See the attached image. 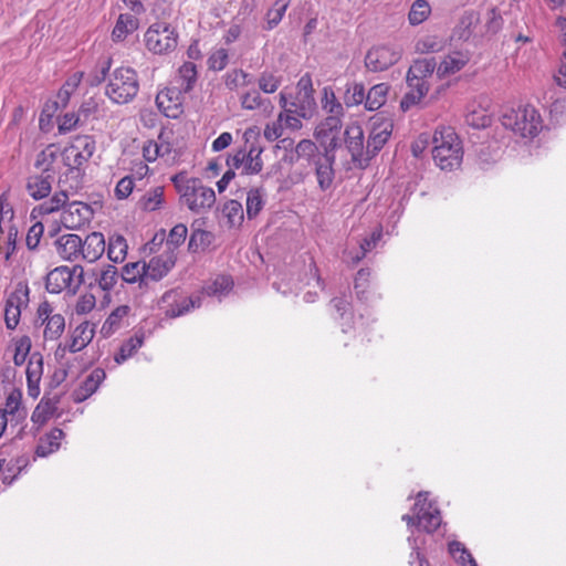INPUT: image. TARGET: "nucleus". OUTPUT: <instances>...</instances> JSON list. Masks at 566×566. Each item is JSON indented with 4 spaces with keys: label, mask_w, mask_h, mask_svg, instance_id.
I'll return each instance as SVG.
<instances>
[{
    "label": "nucleus",
    "mask_w": 566,
    "mask_h": 566,
    "mask_svg": "<svg viewBox=\"0 0 566 566\" xmlns=\"http://www.w3.org/2000/svg\"><path fill=\"white\" fill-rule=\"evenodd\" d=\"M390 119L373 117L371 129L367 139L368 163L381 150L392 133Z\"/></svg>",
    "instance_id": "12"
},
{
    "label": "nucleus",
    "mask_w": 566,
    "mask_h": 566,
    "mask_svg": "<svg viewBox=\"0 0 566 566\" xmlns=\"http://www.w3.org/2000/svg\"><path fill=\"white\" fill-rule=\"evenodd\" d=\"M164 187L157 186L147 190L139 199L138 205L145 211H155L164 205Z\"/></svg>",
    "instance_id": "36"
},
{
    "label": "nucleus",
    "mask_w": 566,
    "mask_h": 566,
    "mask_svg": "<svg viewBox=\"0 0 566 566\" xmlns=\"http://www.w3.org/2000/svg\"><path fill=\"white\" fill-rule=\"evenodd\" d=\"M280 105L283 108V112L280 113L277 118L283 124V127L292 130L300 129L302 127L301 118L303 117L289 112L287 99L283 93L280 94Z\"/></svg>",
    "instance_id": "47"
},
{
    "label": "nucleus",
    "mask_w": 566,
    "mask_h": 566,
    "mask_svg": "<svg viewBox=\"0 0 566 566\" xmlns=\"http://www.w3.org/2000/svg\"><path fill=\"white\" fill-rule=\"evenodd\" d=\"M381 232H373L369 238H365L361 240L359 244V251L353 253L352 251L348 252V255L353 263H358L361 259L365 258L366 253L370 251L373 248L376 247V243L380 240Z\"/></svg>",
    "instance_id": "53"
},
{
    "label": "nucleus",
    "mask_w": 566,
    "mask_h": 566,
    "mask_svg": "<svg viewBox=\"0 0 566 566\" xmlns=\"http://www.w3.org/2000/svg\"><path fill=\"white\" fill-rule=\"evenodd\" d=\"M233 286V281L230 276L220 275L210 285L207 286L209 295H221L230 291Z\"/></svg>",
    "instance_id": "61"
},
{
    "label": "nucleus",
    "mask_w": 566,
    "mask_h": 566,
    "mask_svg": "<svg viewBox=\"0 0 566 566\" xmlns=\"http://www.w3.org/2000/svg\"><path fill=\"white\" fill-rule=\"evenodd\" d=\"M40 315L45 314V328H44V337L46 339H56L61 336L65 327V319L61 314H48V308L40 307Z\"/></svg>",
    "instance_id": "34"
},
{
    "label": "nucleus",
    "mask_w": 566,
    "mask_h": 566,
    "mask_svg": "<svg viewBox=\"0 0 566 566\" xmlns=\"http://www.w3.org/2000/svg\"><path fill=\"white\" fill-rule=\"evenodd\" d=\"M407 85L409 91L405 94L400 102V107L402 111H408L412 106L420 103V101L427 95L429 92V83L424 80L415 78L412 76L406 77Z\"/></svg>",
    "instance_id": "19"
},
{
    "label": "nucleus",
    "mask_w": 566,
    "mask_h": 566,
    "mask_svg": "<svg viewBox=\"0 0 566 566\" xmlns=\"http://www.w3.org/2000/svg\"><path fill=\"white\" fill-rule=\"evenodd\" d=\"M146 262H129L122 268L120 277L125 283L138 284L139 290L147 291Z\"/></svg>",
    "instance_id": "25"
},
{
    "label": "nucleus",
    "mask_w": 566,
    "mask_h": 566,
    "mask_svg": "<svg viewBox=\"0 0 566 566\" xmlns=\"http://www.w3.org/2000/svg\"><path fill=\"white\" fill-rule=\"evenodd\" d=\"M243 137L245 140V145L242 148V150L245 157V161L243 164L244 169L242 170V174L256 175L263 168V161L261 158L263 147L255 142L250 143V138L253 137V130H245Z\"/></svg>",
    "instance_id": "18"
},
{
    "label": "nucleus",
    "mask_w": 566,
    "mask_h": 566,
    "mask_svg": "<svg viewBox=\"0 0 566 566\" xmlns=\"http://www.w3.org/2000/svg\"><path fill=\"white\" fill-rule=\"evenodd\" d=\"M281 83V77L269 71L262 72L258 80L259 88L266 94L274 93L280 87Z\"/></svg>",
    "instance_id": "56"
},
{
    "label": "nucleus",
    "mask_w": 566,
    "mask_h": 566,
    "mask_svg": "<svg viewBox=\"0 0 566 566\" xmlns=\"http://www.w3.org/2000/svg\"><path fill=\"white\" fill-rule=\"evenodd\" d=\"M106 374L102 368H95L82 381L80 387L74 391V400L81 402L91 397L104 381Z\"/></svg>",
    "instance_id": "23"
},
{
    "label": "nucleus",
    "mask_w": 566,
    "mask_h": 566,
    "mask_svg": "<svg viewBox=\"0 0 566 566\" xmlns=\"http://www.w3.org/2000/svg\"><path fill=\"white\" fill-rule=\"evenodd\" d=\"M390 86L387 83H379L370 87L366 93L365 108L377 111L386 104Z\"/></svg>",
    "instance_id": "33"
},
{
    "label": "nucleus",
    "mask_w": 566,
    "mask_h": 566,
    "mask_svg": "<svg viewBox=\"0 0 566 566\" xmlns=\"http://www.w3.org/2000/svg\"><path fill=\"white\" fill-rule=\"evenodd\" d=\"M401 57V51L389 46L379 45L371 48L365 57V65L371 72H381L397 63Z\"/></svg>",
    "instance_id": "11"
},
{
    "label": "nucleus",
    "mask_w": 566,
    "mask_h": 566,
    "mask_svg": "<svg viewBox=\"0 0 566 566\" xmlns=\"http://www.w3.org/2000/svg\"><path fill=\"white\" fill-rule=\"evenodd\" d=\"M95 334L94 326L88 322H84L75 327L73 331L70 343L66 348L71 353H77L85 348L93 339Z\"/></svg>",
    "instance_id": "26"
},
{
    "label": "nucleus",
    "mask_w": 566,
    "mask_h": 566,
    "mask_svg": "<svg viewBox=\"0 0 566 566\" xmlns=\"http://www.w3.org/2000/svg\"><path fill=\"white\" fill-rule=\"evenodd\" d=\"M76 148L82 151L86 158H91L95 151V142L91 136H77L73 144Z\"/></svg>",
    "instance_id": "64"
},
{
    "label": "nucleus",
    "mask_w": 566,
    "mask_h": 566,
    "mask_svg": "<svg viewBox=\"0 0 566 566\" xmlns=\"http://www.w3.org/2000/svg\"><path fill=\"white\" fill-rule=\"evenodd\" d=\"M139 91L136 71L132 67H117L108 76L106 96L115 104H127Z\"/></svg>",
    "instance_id": "4"
},
{
    "label": "nucleus",
    "mask_w": 566,
    "mask_h": 566,
    "mask_svg": "<svg viewBox=\"0 0 566 566\" xmlns=\"http://www.w3.org/2000/svg\"><path fill=\"white\" fill-rule=\"evenodd\" d=\"M81 258L90 263L97 261L105 252V239L101 232H92L82 240Z\"/></svg>",
    "instance_id": "22"
},
{
    "label": "nucleus",
    "mask_w": 566,
    "mask_h": 566,
    "mask_svg": "<svg viewBox=\"0 0 566 566\" xmlns=\"http://www.w3.org/2000/svg\"><path fill=\"white\" fill-rule=\"evenodd\" d=\"M344 135L345 145L352 155L353 161L358 163L359 165H367V142H365L363 127L357 123L349 124L346 127Z\"/></svg>",
    "instance_id": "14"
},
{
    "label": "nucleus",
    "mask_w": 566,
    "mask_h": 566,
    "mask_svg": "<svg viewBox=\"0 0 566 566\" xmlns=\"http://www.w3.org/2000/svg\"><path fill=\"white\" fill-rule=\"evenodd\" d=\"M344 104L347 107L357 106L361 103L366 104V92L363 83L347 82L343 95Z\"/></svg>",
    "instance_id": "38"
},
{
    "label": "nucleus",
    "mask_w": 566,
    "mask_h": 566,
    "mask_svg": "<svg viewBox=\"0 0 566 566\" xmlns=\"http://www.w3.org/2000/svg\"><path fill=\"white\" fill-rule=\"evenodd\" d=\"M171 181L180 195L181 203L190 211L201 213L214 205L213 189L205 186L199 178H187L185 174H178L171 178Z\"/></svg>",
    "instance_id": "2"
},
{
    "label": "nucleus",
    "mask_w": 566,
    "mask_h": 566,
    "mask_svg": "<svg viewBox=\"0 0 566 566\" xmlns=\"http://www.w3.org/2000/svg\"><path fill=\"white\" fill-rule=\"evenodd\" d=\"M59 402V397H43L33 410L31 421L39 427L46 423L57 411Z\"/></svg>",
    "instance_id": "27"
},
{
    "label": "nucleus",
    "mask_w": 566,
    "mask_h": 566,
    "mask_svg": "<svg viewBox=\"0 0 566 566\" xmlns=\"http://www.w3.org/2000/svg\"><path fill=\"white\" fill-rule=\"evenodd\" d=\"M52 182V174H34L28 177L25 189L31 198L41 200L51 193Z\"/></svg>",
    "instance_id": "21"
},
{
    "label": "nucleus",
    "mask_w": 566,
    "mask_h": 566,
    "mask_svg": "<svg viewBox=\"0 0 566 566\" xmlns=\"http://www.w3.org/2000/svg\"><path fill=\"white\" fill-rule=\"evenodd\" d=\"M322 108L326 114L331 115H345L343 104L336 98L332 87L325 86L323 88Z\"/></svg>",
    "instance_id": "45"
},
{
    "label": "nucleus",
    "mask_w": 566,
    "mask_h": 566,
    "mask_svg": "<svg viewBox=\"0 0 566 566\" xmlns=\"http://www.w3.org/2000/svg\"><path fill=\"white\" fill-rule=\"evenodd\" d=\"M502 125L522 137H535L539 129L542 119L533 106H521L512 108L502 115Z\"/></svg>",
    "instance_id": "5"
},
{
    "label": "nucleus",
    "mask_w": 566,
    "mask_h": 566,
    "mask_svg": "<svg viewBox=\"0 0 566 566\" xmlns=\"http://www.w3.org/2000/svg\"><path fill=\"white\" fill-rule=\"evenodd\" d=\"M178 35L169 24L157 22L145 33L146 48L154 54H167L177 46Z\"/></svg>",
    "instance_id": "8"
},
{
    "label": "nucleus",
    "mask_w": 566,
    "mask_h": 566,
    "mask_svg": "<svg viewBox=\"0 0 566 566\" xmlns=\"http://www.w3.org/2000/svg\"><path fill=\"white\" fill-rule=\"evenodd\" d=\"M229 63L228 51L223 48L213 50L207 61L209 70L219 72L226 69Z\"/></svg>",
    "instance_id": "58"
},
{
    "label": "nucleus",
    "mask_w": 566,
    "mask_h": 566,
    "mask_svg": "<svg viewBox=\"0 0 566 566\" xmlns=\"http://www.w3.org/2000/svg\"><path fill=\"white\" fill-rule=\"evenodd\" d=\"M127 255V243L123 235H114L109 239L107 256L115 263H120Z\"/></svg>",
    "instance_id": "43"
},
{
    "label": "nucleus",
    "mask_w": 566,
    "mask_h": 566,
    "mask_svg": "<svg viewBox=\"0 0 566 566\" xmlns=\"http://www.w3.org/2000/svg\"><path fill=\"white\" fill-rule=\"evenodd\" d=\"M335 154L334 151L325 150L323 154L315 156L313 165L315 166V175L318 187L325 191L333 185L335 178L334 171Z\"/></svg>",
    "instance_id": "17"
},
{
    "label": "nucleus",
    "mask_w": 566,
    "mask_h": 566,
    "mask_svg": "<svg viewBox=\"0 0 566 566\" xmlns=\"http://www.w3.org/2000/svg\"><path fill=\"white\" fill-rule=\"evenodd\" d=\"M264 193L259 188H252L247 193V216L249 219L255 218L264 207Z\"/></svg>",
    "instance_id": "44"
},
{
    "label": "nucleus",
    "mask_w": 566,
    "mask_h": 566,
    "mask_svg": "<svg viewBox=\"0 0 566 566\" xmlns=\"http://www.w3.org/2000/svg\"><path fill=\"white\" fill-rule=\"evenodd\" d=\"M129 307L122 305L116 307L102 325L101 333L104 337L112 336L119 327L122 319L127 316Z\"/></svg>",
    "instance_id": "39"
},
{
    "label": "nucleus",
    "mask_w": 566,
    "mask_h": 566,
    "mask_svg": "<svg viewBox=\"0 0 566 566\" xmlns=\"http://www.w3.org/2000/svg\"><path fill=\"white\" fill-rule=\"evenodd\" d=\"M188 229L185 224H176L169 232L166 241V251H174L180 247L187 238Z\"/></svg>",
    "instance_id": "54"
},
{
    "label": "nucleus",
    "mask_w": 566,
    "mask_h": 566,
    "mask_svg": "<svg viewBox=\"0 0 566 566\" xmlns=\"http://www.w3.org/2000/svg\"><path fill=\"white\" fill-rule=\"evenodd\" d=\"M214 240L212 232L197 229L190 234L188 250L192 253L205 251Z\"/></svg>",
    "instance_id": "40"
},
{
    "label": "nucleus",
    "mask_w": 566,
    "mask_h": 566,
    "mask_svg": "<svg viewBox=\"0 0 566 566\" xmlns=\"http://www.w3.org/2000/svg\"><path fill=\"white\" fill-rule=\"evenodd\" d=\"M156 103L167 117L177 118L182 113L180 93L175 90L159 93Z\"/></svg>",
    "instance_id": "24"
},
{
    "label": "nucleus",
    "mask_w": 566,
    "mask_h": 566,
    "mask_svg": "<svg viewBox=\"0 0 566 566\" xmlns=\"http://www.w3.org/2000/svg\"><path fill=\"white\" fill-rule=\"evenodd\" d=\"M63 437L64 432L61 429L53 428L49 433L40 438L35 454L40 458H44L57 451Z\"/></svg>",
    "instance_id": "30"
},
{
    "label": "nucleus",
    "mask_w": 566,
    "mask_h": 566,
    "mask_svg": "<svg viewBox=\"0 0 566 566\" xmlns=\"http://www.w3.org/2000/svg\"><path fill=\"white\" fill-rule=\"evenodd\" d=\"M446 41L437 35H424L416 43V52L420 54L440 52L444 49Z\"/></svg>",
    "instance_id": "46"
},
{
    "label": "nucleus",
    "mask_w": 566,
    "mask_h": 566,
    "mask_svg": "<svg viewBox=\"0 0 566 566\" xmlns=\"http://www.w3.org/2000/svg\"><path fill=\"white\" fill-rule=\"evenodd\" d=\"M83 78L82 72H75L69 76L64 85L59 91L57 97L63 103L66 104L70 99V96L76 91L81 81Z\"/></svg>",
    "instance_id": "55"
},
{
    "label": "nucleus",
    "mask_w": 566,
    "mask_h": 566,
    "mask_svg": "<svg viewBox=\"0 0 566 566\" xmlns=\"http://www.w3.org/2000/svg\"><path fill=\"white\" fill-rule=\"evenodd\" d=\"M369 279H370V270L369 269H360L355 277L354 282V289L356 292V295L359 300L366 298V292L369 286Z\"/></svg>",
    "instance_id": "60"
},
{
    "label": "nucleus",
    "mask_w": 566,
    "mask_h": 566,
    "mask_svg": "<svg viewBox=\"0 0 566 566\" xmlns=\"http://www.w3.org/2000/svg\"><path fill=\"white\" fill-rule=\"evenodd\" d=\"M84 283V269L81 265L57 266L50 271L45 280V289L49 293L57 294L67 291L75 294Z\"/></svg>",
    "instance_id": "7"
},
{
    "label": "nucleus",
    "mask_w": 566,
    "mask_h": 566,
    "mask_svg": "<svg viewBox=\"0 0 566 566\" xmlns=\"http://www.w3.org/2000/svg\"><path fill=\"white\" fill-rule=\"evenodd\" d=\"M30 289L27 282H18L6 300L4 323L8 329H14L21 316V308L29 304Z\"/></svg>",
    "instance_id": "9"
},
{
    "label": "nucleus",
    "mask_w": 566,
    "mask_h": 566,
    "mask_svg": "<svg viewBox=\"0 0 566 566\" xmlns=\"http://www.w3.org/2000/svg\"><path fill=\"white\" fill-rule=\"evenodd\" d=\"M253 83V76L241 69H235L227 73L224 84L230 91L245 87Z\"/></svg>",
    "instance_id": "41"
},
{
    "label": "nucleus",
    "mask_w": 566,
    "mask_h": 566,
    "mask_svg": "<svg viewBox=\"0 0 566 566\" xmlns=\"http://www.w3.org/2000/svg\"><path fill=\"white\" fill-rule=\"evenodd\" d=\"M90 160L74 145L67 147L64 151V165L67 167L65 174L60 177V191L55 192L49 200L42 202L38 210L42 214H51L59 211L67 203L69 196L77 192L82 188L84 169L83 166Z\"/></svg>",
    "instance_id": "1"
},
{
    "label": "nucleus",
    "mask_w": 566,
    "mask_h": 566,
    "mask_svg": "<svg viewBox=\"0 0 566 566\" xmlns=\"http://www.w3.org/2000/svg\"><path fill=\"white\" fill-rule=\"evenodd\" d=\"M198 71L196 64L192 62H185L178 70L176 76L177 92L189 93L192 91L197 83Z\"/></svg>",
    "instance_id": "29"
},
{
    "label": "nucleus",
    "mask_w": 566,
    "mask_h": 566,
    "mask_svg": "<svg viewBox=\"0 0 566 566\" xmlns=\"http://www.w3.org/2000/svg\"><path fill=\"white\" fill-rule=\"evenodd\" d=\"M431 12L430 4L426 0H416L409 11L408 19L411 25L421 24Z\"/></svg>",
    "instance_id": "50"
},
{
    "label": "nucleus",
    "mask_w": 566,
    "mask_h": 566,
    "mask_svg": "<svg viewBox=\"0 0 566 566\" xmlns=\"http://www.w3.org/2000/svg\"><path fill=\"white\" fill-rule=\"evenodd\" d=\"M241 107L248 111L260 109L270 113L273 108L271 101L261 96L260 92L252 90L240 97Z\"/></svg>",
    "instance_id": "32"
},
{
    "label": "nucleus",
    "mask_w": 566,
    "mask_h": 566,
    "mask_svg": "<svg viewBox=\"0 0 566 566\" xmlns=\"http://www.w3.org/2000/svg\"><path fill=\"white\" fill-rule=\"evenodd\" d=\"M177 254L174 251H164L159 255L153 256L146 262V283L147 290L151 284L163 280L175 266Z\"/></svg>",
    "instance_id": "13"
},
{
    "label": "nucleus",
    "mask_w": 566,
    "mask_h": 566,
    "mask_svg": "<svg viewBox=\"0 0 566 566\" xmlns=\"http://www.w3.org/2000/svg\"><path fill=\"white\" fill-rule=\"evenodd\" d=\"M118 277L119 274L117 269L112 264H107L101 271L96 282L103 291L108 292L115 287L118 282Z\"/></svg>",
    "instance_id": "49"
},
{
    "label": "nucleus",
    "mask_w": 566,
    "mask_h": 566,
    "mask_svg": "<svg viewBox=\"0 0 566 566\" xmlns=\"http://www.w3.org/2000/svg\"><path fill=\"white\" fill-rule=\"evenodd\" d=\"M343 115L327 116L316 126L315 137L325 150L335 151L339 146V130L342 128Z\"/></svg>",
    "instance_id": "10"
},
{
    "label": "nucleus",
    "mask_w": 566,
    "mask_h": 566,
    "mask_svg": "<svg viewBox=\"0 0 566 566\" xmlns=\"http://www.w3.org/2000/svg\"><path fill=\"white\" fill-rule=\"evenodd\" d=\"M449 553L461 566H478L471 553L458 541L449 543Z\"/></svg>",
    "instance_id": "48"
},
{
    "label": "nucleus",
    "mask_w": 566,
    "mask_h": 566,
    "mask_svg": "<svg viewBox=\"0 0 566 566\" xmlns=\"http://www.w3.org/2000/svg\"><path fill=\"white\" fill-rule=\"evenodd\" d=\"M144 344L143 335H134L128 338L119 348V352L115 355V361L123 364L125 360L130 358Z\"/></svg>",
    "instance_id": "42"
},
{
    "label": "nucleus",
    "mask_w": 566,
    "mask_h": 566,
    "mask_svg": "<svg viewBox=\"0 0 566 566\" xmlns=\"http://www.w3.org/2000/svg\"><path fill=\"white\" fill-rule=\"evenodd\" d=\"M56 159V154L53 150L44 149L42 150L34 163L35 168L41 170V174H52L53 170V163Z\"/></svg>",
    "instance_id": "59"
},
{
    "label": "nucleus",
    "mask_w": 566,
    "mask_h": 566,
    "mask_svg": "<svg viewBox=\"0 0 566 566\" xmlns=\"http://www.w3.org/2000/svg\"><path fill=\"white\" fill-rule=\"evenodd\" d=\"M469 62V57L461 53L454 52L446 56L437 67V75L443 78L461 71Z\"/></svg>",
    "instance_id": "28"
},
{
    "label": "nucleus",
    "mask_w": 566,
    "mask_h": 566,
    "mask_svg": "<svg viewBox=\"0 0 566 566\" xmlns=\"http://www.w3.org/2000/svg\"><path fill=\"white\" fill-rule=\"evenodd\" d=\"M158 305L167 316L178 317L195 308L196 303L193 300L185 296L179 289H172L164 293Z\"/></svg>",
    "instance_id": "15"
},
{
    "label": "nucleus",
    "mask_w": 566,
    "mask_h": 566,
    "mask_svg": "<svg viewBox=\"0 0 566 566\" xmlns=\"http://www.w3.org/2000/svg\"><path fill=\"white\" fill-rule=\"evenodd\" d=\"M295 153L301 158H306L314 163L315 156L321 155L317 146L314 142L310 139H302L295 147Z\"/></svg>",
    "instance_id": "62"
},
{
    "label": "nucleus",
    "mask_w": 566,
    "mask_h": 566,
    "mask_svg": "<svg viewBox=\"0 0 566 566\" xmlns=\"http://www.w3.org/2000/svg\"><path fill=\"white\" fill-rule=\"evenodd\" d=\"M137 29L138 19L133 14L122 13L115 23L112 38L116 42L123 41Z\"/></svg>",
    "instance_id": "31"
},
{
    "label": "nucleus",
    "mask_w": 566,
    "mask_h": 566,
    "mask_svg": "<svg viewBox=\"0 0 566 566\" xmlns=\"http://www.w3.org/2000/svg\"><path fill=\"white\" fill-rule=\"evenodd\" d=\"M289 112L295 113L298 116H302L304 119L311 118L316 109L315 98H307L306 96H302L295 94V97L292 102L287 103Z\"/></svg>",
    "instance_id": "35"
},
{
    "label": "nucleus",
    "mask_w": 566,
    "mask_h": 566,
    "mask_svg": "<svg viewBox=\"0 0 566 566\" xmlns=\"http://www.w3.org/2000/svg\"><path fill=\"white\" fill-rule=\"evenodd\" d=\"M31 349V339L29 336H21L14 342V355L13 363L17 366H21L25 363V359Z\"/></svg>",
    "instance_id": "57"
},
{
    "label": "nucleus",
    "mask_w": 566,
    "mask_h": 566,
    "mask_svg": "<svg viewBox=\"0 0 566 566\" xmlns=\"http://www.w3.org/2000/svg\"><path fill=\"white\" fill-rule=\"evenodd\" d=\"M25 374L27 382H40L43 374V358L40 353L30 356Z\"/></svg>",
    "instance_id": "51"
},
{
    "label": "nucleus",
    "mask_w": 566,
    "mask_h": 566,
    "mask_svg": "<svg viewBox=\"0 0 566 566\" xmlns=\"http://www.w3.org/2000/svg\"><path fill=\"white\" fill-rule=\"evenodd\" d=\"M432 143V157L441 170L451 171L460 167L463 158V148L453 128L441 127L436 129Z\"/></svg>",
    "instance_id": "3"
},
{
    "label": "nucleus",
    "mask_w": 566,
    "mask_h": 566,
    "mask_svg": "<svg viewBox=\"0 0 566 566\" xmlns=\"http://www.w3.org/2000/svg\"><path fill=\"white\" fill-rule=\"evenodd\" d=\"M65 207L61 214V222L66 229H81L85 224L90 223L93 218V209L90 205L73 201L69 205H64Z\"/></svg>",
    "instance_id": "16"
},
{
    "label": "nucleus",
    "mask_w": 566,
    "mask_h": 566,
    "mask_svg": "<svg viewBox=\"0 0 566 566\" xmlns=\"http://www.w3.org/2000/svg\"><path fill=\"white\" fill-rule=\"evenodd\" d=\"M437 67L438 66L434 57L418 59L409 67L407 75L412 76L415 78H419L421 81H428V78L432 76Z\"/></svg>",
    "instance_id": "37"
},
{
    "label": "nucleus",
    "mask_w": 566,
    "mask_h": 566,
    "mask_svg": "<svg viewBox=\"0 0 566 566\" xmlns=\"http://www.w3.org/2000/svg\"><path fill=\"white\" fill-rule=\"evenodd\" d=\"M413 516L402 515L409 527L417 526L427 533H433L441 525L442 518L434 502L428 501V492H419L413 505Z\"/></svg>",
    "instance_id": "6"
},
{
    "label": "nucleus",
    "mask_w": 566,
    "mask_h": 566,
    "mask_svg": "<svg viewBox=\"0 0 566 566\" xmlns=\"http://www.w3.org/2000/svg\"><path fill=\"white\" fill-rule=\"evenodd\" d=\"M57 254L66 261H75L81 258L82 239L77 234L69 233L61 235L55 241Z\"/></svg>",
    "instance_id": "20"
},
{
    "label": "nucleus",
    "mask_w": 566,
    "mask_h": 566,
    "mask_svg": "<svg viewBox=\"0 0 566 566\" xmlns=\"http://www.w3.org/2000/svg\"><path fill=\"white\" fill-rule=\"evenodd\" d=\"M44 227L41 222H35L27 233L25 244L29 250H35L43 235Z\"/></svg>",
    "instance_id": "63"
},
{
    "label": "nucleus",
    "mask_w": 566,
    "mask_h": 566,
    "mask_svg": "<svg viewBox=\"0 0 566 566\" xmlns=\"http://www.w3.org/2000/svg\"><path fill=\"white\" fill-rule=\"evenodd\" d=\"M223 216L231 227L240 224L243 220V208L238 200H229L222 208Z\"/></svg>",
    "instance_id": "52"
}]
</instances>
